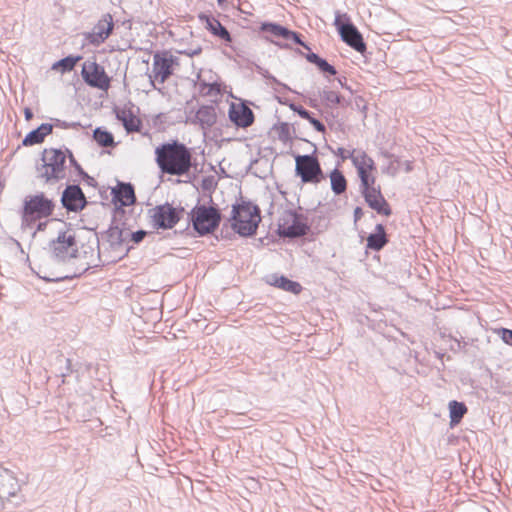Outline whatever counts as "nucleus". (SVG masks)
I'll return each mask as SVG.
<instances>
[{"label": "nucleus", "instance_id": "nucleus-1", "mask_svg": "<svg viewBox=\"0 0 512 512\" xmlns=\"http://www.w3.org/2000/svg\"><path fill=\"white\" fill-rule=\"evenodd\" d=\"M154 153L155 161L163 173L181 177L192 169V150L177 139L161 143Z\"/></svg>", "mask_w": 512, "mask_h": 512}, {"label": "nucleus", "instance_id": "nucleus-57", "mask_svg": "<svg viewBox=\"0 0 512 512\" xmlns=\"http://www.w3.org/2000/svg\"><path fill=\"white\" fill-rule=\"evenodd\" d=\"M355 103H356V106L358 107V109H360L364 113V116H366L367 107H366L363 97H361V96L356 97Z\"/></svg>", "mask_w": 512, "mask_h": 512}, {"label": "nucleus", "instance_id": "nucleus-64", "mask_svg": "<svg viewBox=\"0 0 512 512\" xmlns=\"http://www.w3.org/2000/svg\"><path fill=\"white\" fill-rule=\"evenodd\" d=\"M413 170V164L411 161H405V172L409 173Z\"/></svg>", "mask_w": 512, "mask_h": 512}, {"label": "nucleus", "instance_id": "nucleus-44", "mask_svg": "<svg viewBox=\"0 0 512 512\" xmlns=\"http://www.w3.org/2000/svg\"><path fill=\"white\" fill-rule=\"evenodd\" d=\"M295 214H296V210H294V209H287L283 212V214L279 218L278 227L276 230L279 237H280L281 229L282 228L284 229L286 227V225L291 224V221H292L293 217L295 216Z\"/></svg>", "mask_w": 512, "mask_h": 512}, {"label": "nucleus", "instance_id": "nucleus-4", "mask_svg": "<svg viewBox=\"0 0 512 512\" xmlns=\"http://www.w3.org/2000/svg\"><path fill=\"white\" fill-rule=\"evenodd\" d=\"M56 204L44 192L24 197L20 210L21 228H31L38 220L48 219L54 213Z\"/></svg>", "mask_w": 512, "mask_h": 512}, {"label": "nucleus", "instance_id": "nucleus-61", "mask_svg": "<svg viewBox=\"0 0 512 512\" xmlns=\"http://www.w3.org/2000/svg\"><path fill=\"white\" fill-rule=\"evenodd\" d=\"M47 227V222L46 221H41V220H38V223L36 225V231L33 233V236H35L36 232H42L46 229Z\"/></svg>", "mask_w": 512, "mask_h": 512}, {"label": "nucleus", "instance_id": "nucleus-43", "mask_svg": "<svg viewBox=\"0 0 512 512\" xmlns=\"http://www.w3.org/2000/svg\"><path fill=\"white\" fill-rule=\"evenodd\" d=\"M331 153H333L335 156H337L342 162H344L347 159H350L352 161V158L355 156L357 149H353L352 151H347L343 147H338L337 149H334L331 145L326 144L325 146Z\"/></svg>", "mask_w": 512, "mask_h": 512}, {"label": "nucleus", "instance_id": "nucleus-55", "mask_svg": "<svg viewBox=\"0 0 512 512\" xmlns=\"http://www.w3.org/2000/svg\"><path fill=\"white\" fill-rule=\"evenodd\" d=\"M382 172L395 176L398 172V168L394 166L393 162H390L386 167L382 169Z\"/></svg>", "mask_w": 512, "mask_h": 512}, {"label": "nucleus", "instance_id": "nucleus-5", "mask_svg": "<svg viewBox=\"0 0 512 512\" xmlns=\"http://www.w3.org/2000/svg\"><path fill=\"white\" fill-rule=\"evenodd\" d=\"M211 205L197 203L188 213V224H191L195 236L204 237L213 234L222 220V214L210 196Z\"/></svg>", "mask_w": 512, "mask_h": 512}, {"label": "nucleus", "instance_id": "nucleus-46", "mask_svg": "<svg viewBox=\"0 0 512 512\" xmlns=\"http://www.w3.org/2000/svg\"><path fill=\"white\" fill-rule=\"evenodd\" d=\"M64 152L68 153V161H69V164L71 166V168L74 169L76 175L81 178L85 173L86 171L83 169V167L81 166V164L77 161V159L75 158L73 152L71 149H69L68 147H65V150Z\"/></svg>", "mask_w": 512, "mask_h": 512}, {"label": "nucleus", "instance_id": "nucleus-17", "mask_svg": "<svg viewBox=\"0 0 512 512\" xmlns=\"http://www.w3.org/2000/svg\"><path fill=\"white\" fill-rule=\"evenodd\" d=\"M216 105L217 101H214L213 104L200 105L196 111L191 109L186 121L198 125L203 131L210 130L217 122Z\"/></svg>", "mask_w": 512, "mask_h": 512}, {"label": "nucleus", "instance_id": "nucleus-59", "mask_svg": "<svg viewBox=\"0 0 512 512\" xmlns=\"http://www.w3.org/2000/svg\"><path fill=\"white\" fill-rule=\"evenodd\" d=\"M307 104L309 107L313 108V109H316L318 111H321L320 110V103L319 101L317 100V98H309L308 101H307Z\"/></svg>", "mask_w": 512, "mask_h": 512}, {"label": "nucleus", "instance_id": "nucleus-16", "mask_svg": "<svg viewBox=\"0 0 512 512\" xmlns=\"http://www.w3.org/2000/svg\"><path fill=\"white\" fill-rule=\"evenodd\" d=\"M113 30V17L110 13H106L94 25L92 31L83 33V37L86 43L97 47L110 37Z\"/></svg>", "mask_w": 512, "mask_h": 512}, {"label": "nucleus", "instance_id": "nucleus-22", "mask_svg": "<svg viewBox=\"0 0 512 512\" xmlns=\"http://www.w3.org/2000/svg\"><path fill=\"white\" fill-rule=\"evenodd\" d=\"M198 19L214 37L226 43L232 42V35L229 30L212 14L201 12L198 14Z\"/></svg>", "mask_w": 512, "mask_h": 512}, {"label": "nucleus", "instance_id": "nucleus-45", "mask_svg": "<svg viewBox=\"0 0 512 512\" xmlns=\"http://www.w3.org/2000/svg\"><path fill=\"white\" fill-rule=\"evenodd\" d=\"M151 232L149 231H146L144 229H139L135 232H132L131 230L130 231H127L126 233V237H127V243L128 242H132L133 245H138L140 244L144 238L150 234Z\"/></svg>", "mask_w": 512, "mask_h": 512}, {"label": "nucleus", "instance_id": "nucleus-28", "mask_svg": "<svg viewBox=\"0 0 512 512\" xmlns=\"http://www.w3.org/2000/svg\"><path fill=\"white\" fill-rule=\"evenodd\" d=\"M302 56L307 60V62L315 65L325 77L335 76L337 74L336 68L319 54L309 51L302 53Z\"/></svg>", "mask_w": 512, "mask_h": 512}, {"label": "nucleus", "instance_id": "nucleus-50", "mask_svg": "<svg viewBox=\"0 0 512 512\" xmlns=\"http://www.w3.org/2000/svg\"><path fill=\"white\" fill-rule=\"evenodd\" d=\"M86 185L97 188L98 182L94 177L90 176L87 172L80 178Z\"/></svg>", "mask_w": 512, "mask_h": 512}, {"label": "nucleus", "instance_id": "nucleus-62", "mask_svg": "<svg viewBox=\"0 0 512 512\" xmlns=\"http://www.w3.org/2000/svg\"><path fill=\"white\" fill-rule=\"evenodd\" d=\"M99 195H100L102 200H108V198H109L108 189H105L104 187L100 188L99 189Z\"/></svg>", "mask_w": 512, "mask_h": 512}, {"label": "nucleus", "instance_id": "nucleus-63", "mask_svg": "<svg viewBox=\"0 0 512 512\" xmlns=\"http://www.w3.org/2000/svg\"><path fill=\"white\" fill-rule=\"evenodd\" d=\"M381 155L386 158V159H389L391 160L393 157H394V154L393 153H390L389 151L387 150H383L381 151Z\"/></svg>", "mask_w": 512, "mask_h": 512}, {"label": "nucleus", "instance_id": "nucleus-6", "mask_svg": "<svg viewBox=\"0 0 512 512\" xmlns=\"http://www.w3.org/2000/svg\"><path fill=\"white\" fill-rule=\"evenodd\" d=\"M295 138L306 141L312 146H315V144L311 143L307 139H303L298 136H295ZM316 153L317 149L314 147L313 152L310 154H292L295 159V176L299 177L303 184H319L327 177L321 167Z\"/></svg>", "mask_w": 512, "mask_h": 512}, {"label": "nucleus", "instance_id": "nucleus-23", "mask_svg": "<svg viewBox=\"0 0 512 512\" xmlns=\"http://www.w3.org/2000/svg\"><path fill=\"white\" fill-rule=\"evenodd\" d=\"M20 485L14 473L0 465V499L9 500L17 495Z\"/></svg>", "mask_w": 512, "mask_h": 512}, {"label": "nucleus", "instance_id": "nucleus-39", "mask_svg": "<svg viewBox=\"0 0 512 512\" xmlns=\"http://www.w3.org/2000/svg\"><path fill=\"white\" fill-rule=\"evenodd\" d=\"M256 71L258 74H260L264 79L269 81L271 84L276 85L277 87H280L284 91H291V89L288 87L287 84L281 82L278 80L274 75H272L267 69L256 65Z\"/></svg>", "mask_w": 512, "mask_h": 512}, {"label": "nucleus", "instance_id": "nucleus-18", "mask_svg": "<svg viewBox=\"0 0 512 512\" xmlns=\"http://www.w3.org/2000/svg\"><path fill=\"white\" fill-rule=\"evenodd\" d=\"M134 105L132 107H117L115 106L113 108V113L115 115V118L121 122L124 130L127 134L132 133H141L143 129V122L142 120L136 115L137 112H139V108H137L136 111L133 109Z\"/></svg>", "mask_w": 512, "mask_h": 512}, {"label": "nucleus", "instance_id": "nucleus-38", "mask_svg": "<svg viewBox=\"0 0 512 512\" xmlns=\"http://www.w3.org/2000/svg\"><path fill=\"white\" fill-rule=\"evenodd\" d=\"M272 130L278 134V139L284 143L291 142L292 132L288 122H278L273 125Z\"/></svg>", "mask_w": 512, "mask_h": 512}, {"label": "nucleus", "instance_id": "nucleus-40", "mask_svg": "<svg viewBox=\"0 0 512 512\" xmlns=\"http://www.w3.org/2000/svg\"><path fill=\"white\" fill-rule=\"evenodd\" d=\"M89 268L90 267L88 266L83 271L74 272L73 274H66V275H59V276H46L45 275V276H40V278L43 279L47 283H58V282H62V281L73 280V279L81 277Z\"/></svg>", "mask_w": 512, "mask_h": 512}, {"label": "nucleus", "instance_id": "nucleus-52", "mask_svg": "<svg viewBox=\"0 0 512 512\" xmlns=\"http://www.w3.org/2000/svg\"><path fill=\"white\" fill-rule=\"evenodd\" d=\"M461 339H463V338L461 337ZM453 340L455 341L457 348L452 347V350L466 352V347L468 346L467 341L460 340L458 338H453Z\"/></svg>", "mask_w": 512, "mask_h": 512}, {"label": "nucleus", "instance_id": "nucleus-2", "mask_svg": "<svg viewBox=\"0 0 512 512\" xmlns=\"http://www.w3.org/2000/svg\"><path fill=\"white\" fill-rule=\"evenodd\" d=\"M228 221L232 230L239 236L253 237L261 222V210L251 200L242 199L240 203L236 202L232 205Z\"/></svg>", "mask_w": 512, "mask_h": 512}, {"label": "nucleus", "instance_id": "nucleus-36", "mask_svg": "<svg viewBox=\"0 0 512 512\" xmlns=\"http://www.w3.org/2000/svg\"><path fill=\"white\" fill-rule=\"evenodd\" d=\"M199 93L205 97L222 95L221 84L216 81L209 83L202 80L199 82Z\"/></svg>", "mask_w": 512, "mask_h": 512}, {"label": "nucleus", "instance_id": "nucleus-14", "mask_svg": "<svg viewBox=\"0 0 512 512\" xmlns=\"http://www.w3.org/2000/svg\"><path fill=\"white\" fill-rule=\"evenodd\" d=\"M60 202L67 212L79 213L84 210L89 201L82 188L76 183H67L61 193Z\"/></svg>", "mask_w": 512, "mask_h": 512}, {"label": "nucleus", "instance_id": "nucleus-41", "mask_svg": "<svg viewBox=\"0 0 512 512\" xmlns=\"http://www.w3.org/2000/svg\"><path fill=\"white\" fill-rule=\"evenodd\" d=\"M284 40L292 41L294 44L300 45L305 50H307V52L311 51L310 45L302 40V35L299 32L287 28V33L285 34Z\"/></svg>", "mask_w": 512, "mask_h": 512}, {"label": "nucleus", "instance_id": "nucleus-56", "mask_svg": "<svg viewBox=\"0 0 512 512\" xmlns=\"http://www.w3.org/2000/svg\"><path fill=\"white\" fill-rule=\"evenodd\" d=\"M182 176H185L186 179L185 180H182L183 183H191L193 184L194 181L197 179V174L196 173H192L191 170H189V172L187 174H183ZM177 182H181V180H177Z\"/></svg>", "mask_w": 512, "mask_h": 512}, {"label": "nucleus", "instance_id": "nucleus-35", "mask_svg": "<svg viewBox=\"0 0 512 512\" xmlns=\"http://www.w3.org/2000/svg\"><path fill=\"white\" fill-rule=\"evenodd\" d=\"M133 212V209L126 210V207H122V211L119 213L115 212V208L112 209V217L111 222L116 224L117 226L130 231L133 227V224L130 221L129 215Z\"/></svg>", "mask_w": 512, "mask_h": 512}, {"label": "nucleus", "instance_id": "nucleus-48", "mask_svg": "<svg viewBox=\"0 0 512 512\" xmlns=\"http://www.w3.org/2000/svg\"><path fill=\"white\" fill-rule=\"evenodd\" d=\"M50 124L53 125V128L57 127L61 129H78L82 127L80 122H67L58 118H53Z\"/></svg>", "mask_w": 512, "mask_h": 512}, {"label": "nucleus", "instance_id": "nucleus-37", "mask_svg": "<svg viewBox=\"0 0 512 512\" xmlns=\"http://www.w3.org/2000/svg\"><path fill=\"white\" fill-rule=\"evenodd\" d=\"M319 96L327 107L332 105H342L344 101V97L333 90L323 89L322 91H319Z\"/></svg>", "mask_w": 512, "mask_h": 512}, {"label": "nucleus", "instance_id": "nucleus-20", "mask_svg": "<svg viewBox=\"0 0 512 512\" xmlns=\"http://www.w3.org/2000/svg\"><path fill=\"white\" fill-rule=\"evenodd\" d=\"M228 118L237 128H248L255 120L253 110L243 103L231 102L228 109Z\"/></svg>", "mask_w": 512, "mask_h": 512}, {"label": "nucleus", "instance_id": "nucleus-31", "mask_svg": "<svg viewBox=\"0 0 512 512\" xmlns=\"http://www.w3.org/2000/svg\"><path fill=\"white\" fill-rule=\"evenodd\" d=\"M83 59V56L80 54L73 55L69 54L57 61H55L51 70L59 72L61 74H66L74 70L75 66Z\"/></svg>", "mask_w": 512, "mask_h": 512}, {"label": "nucleus", "instance_id": "nucleus-54", "mask_svg": "<svg viewBox=\"0 0 512 512\" xmlns=\"http://www.w3.org/2000/svg\"><path fill=\"white\" fill-rule=\"evenodd\" d=\"M364 215V210L362 207L360 206H357L354 208V211H353V220H354V223L357 224L358 221L361 220V218L363 217Z\"/></svg>", "mask_w": 512, "mask_h": 512}, {"label": "nucleus", "instance_id": "nucleus-24", "mask_svg": "<svg viewBox=\"0 0 512 512\" xmlns=\"http://www.w3.org/2000/svg\"><path fill=\"white\" fill-rule=\"evenodd\" d=\"M310 230V226L308 224V219L305 215L298 213L296 211L295 216L293 217L291 224L286 225V227L281 229L280 237L281 238H300L307 235Z\"/></svg>", "mask_w": 512, "mask_h": 512}, {"label": "nucleus", "instance_id": "nucleus-30", "mask_svg": "<svg viewBox=\"0 0 512 512\" xmlns=\"http://www.w3.org/2000/svg\"><path fill=\"white\" fill-rule=\"evenodd\" d=\"M289 108L296 113L302 119L307 120L313 128L320 133H325L326 128L325 125L315 117L314 113L305 109L302 105L288 101L287 102Z\"/></svg>", "mask_w": 512, "mask_h": 512}, {"label": "nucleus", "instance_id": "nucleus-26", "mask_svg": "<svg viewBox=\"0 0 512 512\" xmlns=\"http://www.w3.org/2000/svg\"><path fill=\"white\" fill-rule=\"evenodd\" d=\"M389 243L386 227L382 223L375 225L374 230L366 238V249L379 252Z\"/></svg>", "mask_w": 512, "mask_h": 512}, {"label": "nucleus", "instance_id": "nucleus-10", "mask_svg": "<svg viewBox=\"0 0 512 512\" xmlns=\"http://www.w3.org/2000/svg\"><path fill=\"white\" fill-rule=\"evenodd\" d=\"M359 192L366 205L377 214L385 217L393 214L391 205L385 199L380 185H376V177L360 181Z\"/></svg>", "mask_w": 512, "mask_h": 512}, {"label": "nucleus", "instance_id": "nucleus-7", "mask_svg": "<svg viewBox=\"0 0 512 512\" xmlns=\"http://www.w3.org/2000/svg\"><path fill=\"white\" fill-rule=\"evenodd\" d=\"M58 361L62 364H65L67 372H61L62 384H65V378L72 374H75V381L81 382L83 379L81 376L84 375L85 372L89 374L93 380L101 383V384H111L112 379L110 377L108 367L105 364H97L95 367L91 364H83L79 361H74L71 358H67L64 355L58 356Z\"/></svg>", "mask_w": 512, "mask_h": 512}, {"label": "nucleus", "instance_id": "nucleus-13", "mask_svg": "<svg viewBox=\"0 0 512 512\" xmlns=\"http://www.w3.org/2000/svg\"><path fill=\"white\" fill-rule=\"evenodd\" d=\"M127 230L122 229L121 227L117 226L116 224L110 222L108 228L100 233V237L98 233H96L97 236V244L99 245L100 239L103 241H106L109 244V248L113 252H123L122 255L119 257V259L124 258L129 254V252L134 248L133 245L129 246L127 245L125 249H123V246L125 243H127V237H126ZM98 258L101 264L95 265V267L103 266L105 265V261H102L101 259V251L100 247L98 246Z\"/></svg>", "mask_w": 512, "mask_h": 512}, {"label": "nucleus", "instance_id": "nucleus-11", "mask_svg": "<svg viewBox=\"0 0 512 512\" xmlns=\"http://www.w3.org/2000/svg\"><path fill=\"white\" fill-rule=\"evenodd\" d=\"M80 75L83 82L91 88L107 92L111 87L112 77L95 57L88 58L82 63Z\"/></svg>", "mask_w": 512, "mask_h": 512}, {"label": "nucleus", "instance_id": "nucleus-19", "mask_svg": "<svg viewBox=\"0 0 512 512\" xmlns=\"http://www.w3.org/2000/svg\"><path fill=\"white\" fill-rule=\"evenodd\" d=\"M166 50L157 51L153 56V75H149L150 83L156 89L155 82L164 84L174 71L166 59Z\"/></svg>", "mask_w": 512, "mask_h": 512}, {"label": "nucleus", "instance_id": "nucleus-49", "mask_svg": "<svg viewBox=\"0 0 512 512\" xmlns=\"http://www.w3.org/2000/svg\"><path fill=\"white\" fill-rule=\"evenodd\" d=\"M494 333L506 344L512 347V329L500 327L494 329Z\"/></svg>", "mask_w": 512, "mask_h": 512}, {"label": "nucleus", "instance_id": "nucleus-8", "mask_svg": "<svg viewBox=\"0 0 512 512\" xmlns=\"http://www.w3.org/2000/svg\"><path fill=\"white\" fill-rule=\"evenodd\" d=\"M334 26L338 35L347 46L356 52L365 55L367 51V44L363 38L362 33L357 26L352 22L347 13L335 12Z\"/></svg>", "mask_w": 512, "mask_h": 512}, {"label": "nucleus", "instance_id": "nucleus-53", "mask_svg": "<svg viewBox=\"0 0 512 512\" xmlns=\"http://www.w3.org/2000/svg\"><path fill=\"white\" fill-rule=\"evenodd\" d=\"M178 52L180 54H184V55H187L188 57L192 58L196 55H199L202 52V48L200 46H198L195 49H186V50H182V51H178Z\"/></svg>", "mask_w": 512, "mask_h": 512}, {"label": "nucleus", "instance_id": "nucleus-34", "mask_svg": "<svg viewBox=\"0 0 512 512\" xmlns=\"http://www.w3.org/2000/svg\"><path fill=\"white\" fill-rule=\"evenodd\" d=\"M287 28L288 27L277 22L264 21L259 26V32L284 39L285 34L287 33Z\"/></svg>", "mask_w": 512, "mask_h": 512}, {"label": "nucleus", "instance_id": "nucleus-15", "mask_svg": "<svg viewBox=\"0 0 512 512\" xmlns=\"http://www.w3.org/2000/svg\"><path fill=\"white\" fill-rule=\"evenodd\" d=\"M110 196L116 213L121 212L122 207H130L137 201L135 188L131 182L117 181V185L110 188Z\"/></svg>", "mask_w": 512, "mask_h": 512}, {"label": "nucleus", "instance_id": "nucleus-42", "mask_svg": "<svg viewBox=\"0 0 512 512\" xmlns=\"http://www.w3.org/2000/svg\"><path fill=\"white\" fill-rule=\"evenodd\" d=\"M284 40L292 41L294 44L300 45L305 50H307V52L311 51L310 45L302 40V35L299 32L287 28V33L285 34Z\"/></svg>", "mask_w": 512, "mask_h": 512}, {"label": "nucleus", "instance_id": "nucleus-60", "mask_svg": "<svg viewBox=\"0 0 512 512\" xmlns=\"http://www.w3.org/2000/svg\"><path fill=\"white\" fill-rule=\"evenodd\" d=\"M23 112L26 121H30L34 117L33 110L30 107H25Z\"/></svg>", "mask_w": 512, "mask_h": 512}, {"label": "nucleus", "instance_id": "nucleus-51", "mask_svg": "<svg viewBox=\"0 0 512 512\" xmlns=\"http://www.w3.org/2000/svg\"><path fill=\"white\" fill-rule=\"evenodd\" d=\"M166 59L171 65V68L174 70L176 66L179 65V58L177 56L172 55L169 51H166Z\"/></svg>", "mask_w": 512, "mask_h": 512}, {"label": "nucleus", "instance_id": "nucleus-3", "mask_svg": "<svg viewBox=\"0 0 512 512\" xmlns=\"http://www.w3.org/2000/svg\"><path fill=\"white\" fill-rule=\"evenodd\" d=\"M65 146L60 148H45L41 153V163L36 165L37 178L47 184H55L66 177V161L68 153Z\"/></svg>", "mask_w": 512, "mask_h": 512}, {"label": "nucleus", "instance_id": "nucleus-33", "mask_svg": "<svg viewBox=\"0 0 512 512\" xmlns=\"http://www.w3.org/2000/svg\"><path fill=\"white\" fill-rule=\"evenodd\" d=\"M93 140L97 143L99 147H115L116 143L114 140V135L108 131L105 127H96L93 130Z\"/></svg>", "mask_w": 512, "mask_h": 512}, {"label": "nucleus", "instance_id": "nucleus-32", "mask_svg": "<svg viewBox=\"0 0 512 512\" xmlns=\"http://www.w3.org/2000/svg\"><path fill=\"white\" fill-rule=\"evenodd\" d=\"M329 178L331 190L335 195H341L347 190V179L338 167L329 173Z\"/></svg>", "mask_w": 512, "mask_h": 512}, {"label": "nucleus", "instance_id": "nucleus-12", "mask_svg": "<svg viewBox=\"0 0 512 512\" xmlns=\"http://www.w3.org/2000/svg\"><path fill=\"white\" fill-rule=\"evenodd\" d=\"M52 258L57 262H67L78 257V243L75 234L59 231L55 239L49 242Z\"/></svg>", "mask_w": 512, "mask_h": 512}, {"label": "nucleus", "instance_id": "nucleus-27", "mask_svg": "<svg viewBox=\"0 0 512 512\" xmlns=\"http://www.w3.org/2000/svg\"><path fill=\"white\" fill-rule=\"evenodd\" d=\"M53 132V125L42 123L37 128L28 132L22 140L25 147L34 146L44 142L45 138Z\"/></svg>", "mask_w": 512, "mask_h": 512}, {"label": "nucleus", "instance_id": "nucleus-21", "mask_svg": "<svg viewBox=\"0 0 512 512\" xmlns=\"http://www.w3.org/2000/svg\"><path fill=\"white\" fill-rule=\"evenodd\" d=\"M352 164L360 181L375 178L373 173L377 170L376 163L364 150H357Z\"/></svg>", "mask_w": 512, "mask_h": 512}, {"label": "nucleus", "instance_id": "nucleus-29", "mask_svg": "<svg viewBox=\"0 0 512 512\" xmlns=\"http://www.w3.org/2000/svg\"><path fill=\"white\" fill-rule=\"evenodd\" d=\"M449 411V427H457L468 413V407L463 401L450 400L447 405Z\"/></svg>", "mask_w": 512, "mask_h": 512}, {"label": "nucleus", "instance_id": "nucleus-9", "mask_svg": "<svg viewBox=\"0 0 512 512\" xmlns=\"http://www.w3.org/2000/svg\"><path fill=\"white\" fill-rule=\"evenodd\" d=\"M184 213V207H175L169 202L156 205L148 211L150 224L156 230H169L174 228L183 218Z\"/></svg>", "mask_w": 512, "mask_h": 512}, {"label": "nucleus", "instance_id": "nucleus-58", "mask_svg": "<svg viewBox=\"0 0 512 512\" xmlns=\"http://www.w3.org/2000/svg\"><path fill=\"white\" fill-rule=\"evenodd\" d=\"M337 82L339 83V85L341 86V88L346 89V90H348V91L352 92V88H351V86H349V85L347 84V78H346V77H344V76H342V77H338V78H337Z\"/></svg>", "mask_w": 512, "mask_h": 512}, {"label": "nucleus", "instance_id": "nucleus-47", "mask_svg": "<svg viewBox=\"0 0 512 512\" xmlns=\"http://www.w3.org/2000/svg\"><path fill=\"white\" fill-rule=\"evenodd\" d=\"M200 186L203 192L211 194L217 186V181L213 175H207L202 178Z\"/></svg>", "mask_w": 512, "mask_h": 512}, {"label": "nucleus", "instance_id": "nucleus-25", "mask_svg": "<svg viewBox=\"0 0 512 512\" xmlns=\"http://www.w3.org/2000/svg\"><path fill=\"white\" fill-rule=\"evenodd\" d=\"M264 280L268 285L294 295H298L302 291V285L298 281L289 279L283 274L271 273L266 275Z\"/></svg>", "mask_w": 512, "mask_h": 512}]
</instances>
